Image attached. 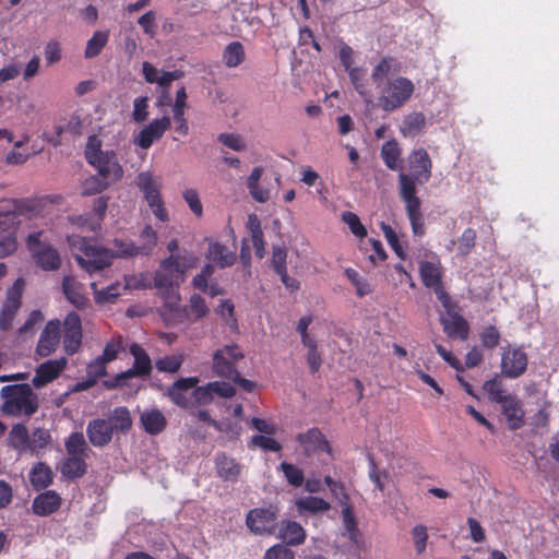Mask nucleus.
Wrapping results in <instances>:
<instances>
[{
    "mask_svg": "<svg viewBox=\"0 0 559 559\" xmlns=\"http://www.w3.org/2000/svg\"><path fill=\"white\" fill-rule=\"evenodd\" d=\"M401 71L400 62L391 56L381 58L378 64L372 69L371 79L378 86L380 82L391 73H397Z\"/></svg>",
    "mask_w": 559,
    "mask_h": 559,
    "instance_id": "e433bc0d",
    "label": "nucleus"
},
{
    "mask_svg": "<svg viewBox=\"0 0 559 559\" xmlns=\"http://www.w3.org/2000/svg\"><path fill=\"white\" fill-rule=\"evenodd\" d=\"M91 288L93 290L94 300L98 305L111 304L120 296V284L115 283L106 288L99 289L97 284L93 282L91 284Z\"/></svg>",
    "mask_w": 559,
    "mask_h": 559,
    "instance_id": "c03bdc74",
    "label": "nucleus"
},
{
    "mask_svg": "<svg viewBox=\"0 0 559 559\" xmlns=\"http://www.w3.org/2000/svg\"><path fill=\"white\" fill-rule=\"evenodd\" d=\"M243 357V352L239 345H225L213 354V372L217 377L230 379L238 372L236 364Z\"/></svg>",
    "mask_w": 559,
    "mask_h": 559,
    "instance_id": "6e6552de",
    "label": "nucleus"
},
{
    "mask_svg": "<svg viewBox=\"0 0 559 559\" xmlns=\"http://www.w3.org/2000/svg\"><path fill=\"white\" fill-rule=\"evenodd\" d=\"M62 499L55 490H46L36 496L32 503V511L38 516H48L60 509Z\"/></svg>",
    "mask_w": 559,
    "mask_h": 559,
    "instance_id": "412c9836",
    "label": "nucleus"
},
{
    "mask_svg": "<svg viewBox=\"0 0 559 559\" xmlns=\"http://www.w3.org/2000/svg\"><path fill=\"white\" fill-rule=\"evenodd\" d=\"M29 481L36 490L46 489L53 481L51 467L44 462L36 463L29 473Z\"/></svg>",
    "mask_w": 559,
    "mask_h": 559,
    "instance_id": "72a5a7b5",
    "label": "nucleus"
},
{
    "mask_svg": "<svg viewBox=\"0 0 559 559\" xmlns=\"http://www.w3.org/2000/svg\"><path fill=\"white\" fill-rule=\"evenodd\" d=\"M187 91L185 86H181L176 92L175 103L173 105V118L175 122V131L181 135L186 136L189 133V123L185 116V109L187 106Z\"/></svg>",
    "mask_w": 559,
    "mask_h": 559,
    "instance_id": "b1692460",
    "label": "nucleus"
},
{
    "mask_svg": "<svg viewBox=\"0 0 559 559\" xmlns=\"http://www.w3.org/2000/svg\"><path fill=\"white\" fill-rule=\"evenodd\" d=\"M342 507H343L342 519H343L344 528L348 535V538L352 542L356 543L359 532H358L357 520H356L354 511H353V507L349 503L344 504Z\"/></svg>",
    "mask_w": 559,
    "mask_h": 559,
    "instance_id": "09e8293b",
    "label": "nucleus"
},
{
    "mask_svg": "<svg viewBox=\"0 0 559 559\" xmlns=\"http://www.w3.org/2000/svg\"><path fill=\"white\" fill-rule=\"evenodd\" d=\"M168 258L175 259L176 266L185 278L187 272L189 270L195 269L200 262V259L195 253L187 250H183V252H179L177 254H170Z\"/></svg>",
    "mask_w": 559,
    "mask_h": 559,
    "instance_id": "49530a36",
    "label": "nucleus"
},
{
    "mask_svg": "<svg viewBox=\"0 0 559 559\" xmlns=\"http://www.w3.org/2000/svg\"><path fill=\"white\" fill-rule=\"evenodd\" d=\"M246 59L243 45L240 41L229 43L223 50L222 60L227 68H236Z\"/></svg>",
    "mask_w": 559,
    "mask_h": 559,
    "instance_id": "58836bf2",
    "label": "nucleus"
},
{
    "mask_svg": "<svg viewBox=\"0 0 559 559\" xmlns=\"http://www.w3.org/2000/svg\"><path fill=\"white\" fill-rule=\"evenodd\" d=\"M280 537L292 546H298L306 539V532L304 527L295 521H286L282 523L280 528Z\"/></svg>",
    "mask_w": 559,
    "mask_h": 559,
    "instance_id": "c9c22d12",
    "label": "nucleus"
},
{
    "mask_svg": "<svg viewBox=\"0 0 559 559\" xmlns=\"http://www.w3.org/2000/svg\"><path fill=\"white\" fill-rule=\"evenodd\" d=\"M440 322L443 326L444 333L450 338H460L466 341L469 336V324L463 316L456 311L447 312L441 317Z\"/></svg>",
    "mask_w": 559,
    "mask_h": 559,
    "instance_id": "6ab92c4d",
    "label": "nucleus"
},
{
    "mask_svg": "<svg viewBox=\"0 0 559 559\" xmlns=\"http://www.w3.org/2000/svg\"><path fill=\"white\" fill-rule=\"evenodd\" d=\"M419 275L423 284L428 288H435L442 284V266L439 260L421 261L419 264Z\"/></svg>",
    "mask_w": 559,
    "mask_h": 559,
    "instance_id": "c85d7f7f",
    "label": "nucleus"
},
{
    "mask_svg": "<svg viewBox=\"0 0 559 559\" xmlns=\"http://www.w3.org/2000/svg\"><path fill=\"white\" fill-rule=\"evenodd\" d=\"M215 468L217 476L224 481L236 483L241 473V465L224 452L216 454Z\"/></svg>",
    "mask_w": 559,
    "mask_h": 559,
    "instance_id": "5701e85b",
    "label": "nucleus"
},
{
    "mask_svg": "<svg viewBox=\"0 0 559 559\" xmlns=\"http://www.w3.org/2000/svg\"><path fill=\"white\" fill-rule=\"evenodd\" d=\"M426 127V117L420 111L406 115L400 126V132L405 138L418 136Z\"/></svg>",
    "mask_w": 559,
    "mask_h": 559,
    "instance_id": "2f4dec72",
    "label": "nucleus"
},
{
    "mask_svg": "<svg viewBox=\"0 0 559 559\" xmlns=\"http://www.w3.org/2000/svg\"><path fill=\"white\" fill-rule=\"evenodd\" d=\"M82 330L64 331L63 348L67 355H74L82 345Z\"/></svg>",
    "mask_w": 559,
    "mask_h": 559,
    "instance_id": "6e6d98bb",
    "label": "nucleus"
},
{
    "mask_svg": "<svg viewBox=\"0 0 559 559\" xmlns=\"http://www.w3.org/2000/svg\"><path fill=\"white\" fill-rule=\"evenodd\" d=\"M130 354L134 357L133 367L118 373L115 378L104 381L106 389H116L127 385V380L133 377L145 378L152 372V361L142 346L134 343L130 346Z\"/></svg>",
    "mask_w": 559,
    "mask_h": 559,
    "instance_id": "423d86ee",
    "label": "nucleus"
},
{
    "mask_svg": "<svg viewBox=\"0 0 559 559\" xmlns=\"http://www.w3.org/2000/svg\"><path fill=\"white\" fill-rule=\"evenodd\" d=\"M103 142L97 135H90L87 138V142L84 150V156L88 164H91V160H95L102 156H104V153H107V151L102 150Z\"/></svg>",
    "mask_w": 559,
    "mask_h": 559,
    "instance_id": "052dcab7",
    "label": "nucleus"
},
{
    "mask_svg": "<svg viewBox=\"0 0 559 559\" xmlns=\"http://www.w3.org/2000/svg\"><path fill=\"white\" fill-rule=\"evenodd\" d=\"M477 233L474 228H466L459 238L457 251L461 255H468L475 247Z\"/></svg>",
    "mask_w": 559,
    "mask_h": 559,
    "instance_id": "4d7b16f0",
    "label": "nucleus"
},
{
    "mask_svg": "<svg viewBox=\"0 0 559 559\" xmlns=\"http://www.w3.org/2000/svg\"><path fill=\"white\" fill-rule=\"evenodd\" d=\"M157 233L151 225H145L140 234L141 245L139 246L141 255L150 254L157 245Z\"/></svg>",
    "mask_w": 559,
    "mask_h": 559,
    "instance_id": "864d4df0",
    "label": "nucleus"
},
{
    "mask_svg": "<svg viewBox=\"0 0 559 559\" xmlns=\"http://www.w3.org/2000/svg\"><path fill=\"white\" fill-rule=\"evenodd\" d=\"M264 559H295V554L286 546L277 544L265 551Z\"/></svg>",
    "mask_w": 559,
    "mask_h": 559,
    "instance_id": "774afa93",
    "label": "nucleus"
},
{
    "mask_svg": "<svg viewBox=\"0 0 559 559\" xmlns=\"http://www.w3.org/2000/svg\"><path fill=\"white\" fill-rule=\"evenodd\" d=\"M0 396L3 400L1 411L5 415L31 417L38 409V396L27 383L5 385Z\"/></svg>",
    "mask_w": 559,
    "mask_h": 559,
    "instance_id": "7ed1b4c3",
    "label": "nucleus"
},
{
    "mask_svg": "<svg viewBox=\"0 0 559 559\" xmlns=\"http://www.w3.org/2000/svg\"><path fill=\"white\" fill-rule=\"evenodd\" d=\"M170 127L171 119L168 116L153 119L134 138V144L143 150H147L154 142L160 140Z\"/></svg>",
    "mask_w": 559,
    "mask_h": 559,
    "instance_id": "f8f14e48",
    "label": "nucleus"
},
{
    "mask_svg": "<svg viewBox=\"0 0 559 559\" xmlns=\"http://www.w3.org/2000/svg\"><path fill=\"white\" fill-rule=\"evenodd\" d=\"M67 456H88L91 449L82 432H72L64 441Z\"/></svg>",
    "mask_w": 559,
    "mask_h": 559,
    "instance_id": "4c0bfd02",
    "label": "nucleus"
},
{
    "mask_svg": "<svg viewBox=\"0 0 559 559\" xmlns=\"http://www.w3.org/2000/svg\"><path fill=\"white\" fill-rule=\"evenodd\" d=\"M296 440L304 449V453L310 456L319 451L331 453V447L325 436L317 427L308 429L306 432L298 433Z\"/></svg>",
    "mask_w": 559,
    "mask_h": 559,
    "instance_id": "a211bd4d",
    "label": "nucleus"
},
{
    "mask_svg": "<svg viewBox=\"0 0 559 559\" xmlns=\"http://www.w3.org/2000/svg\"><path fill=\"white\" fill-rule=\"evenodd\" d=\"M60 326L61 322L58 319L46 323L36 346L35 352L37 356L44 358L56 352L60 344Z\"/></svg>",
    "mask_w": 559,
    "mask_h": 559,
    "instance_id": "2eb2a0df",
    "label": "nucleus"
},
{
    "mask_svg": "<svg viewBox=\"0 0 559 559\" xmlns=\"http://www.w3.org/2000/svg\"><path fill=\"white\" fill-rule=\"evenodd\" d=\"M62 293L76 308L84 309L88 306V298L84 294L83 285L75 277L66 275L62 280Z\"/></svg>",
    "mask_w": 559,
    "mask_h": 559,
    "instance_id": "393cba45",
    "label": "nucleus"
},
{
    "mask_svg": "<svg viewBox=\"0 0 559 559\" xmlns=\"http://www.w3.org/2000/svg\"><path fill=\"white\" fill-rule=\"evenodd\" d=\"M51 442V435L45 428H36L29 436L28 451L38 454L40 450L45 449Z\"/></svg>",
    "mask_w": 559,
    "mask_h": 559,
    "instance_id": "3c124183",
    "label": "nucleus"
},
{
    "mask_svg": "<svg viewBox=\"0 0 559 559\" xmlns=\"http://www.w3.org/2000/svg\"><path fill=\"white\" fill-rule=\"evenodd\" d=\"M380 156L390 170H402V147L396 139L384 142L381 146Z\"/></svg>",
    "mask_w": 559,
    "mask_h": 559,
    "instance_id": "cd10ccee",
    "label": "nucleus"
},
{
    "mask_svg": "<svg viewBox=\"0 0 559 559\" xmlns=\"http://www.w3.org/2000/svg\"><path fill=\"white\" fill-rule=\"evenodd\" d=\"M205 240L209 242V248L205 252V259L209 262L214 263L219 269H226L235 264L236 253L227 246L210 238H205Z\"/></svg>",
    "mask_w": 559,
    "mask_h": 559,
    "instance_id": "aec40b11",
    "label": "nucleus"
},
{
    "mask_svg": "<svg viewBox=\"0 0 559 559\" xmlns=\"http://www.w3.org/2000/svg\"><path fill=\"white\" fill-rule=\"evenodd\" d=\"M36 204L28 199H0V222H10L19 225V215L31 214L35 212Z\"/></svg>",
    "mask_w": 559,
    "mask_h": 559,
    "instance_id": "ddd939ff",
    "label": "nucleus"
},
{
    "mask_svg": "<svg viewBox=\"0 0 559 559\" xmlns=\"http://www.w3.org/2000/svg\"><path fill=\"white\" fill-rule=\"evenodd\" d=\"M10 445L20 453L28 451L29 433L25 425L16 424L9 432Z\"/></svg>",
    "mask_w": 559,
    "mask_h": 559,
    "instance_id": "79ce46f5",
    "label": "nucleus"
},
{
    "mask_svg": "<svg viewBox=\"0 0 559 559\" xmlns=\"http://www.w3.org/2000/svg\"><path fill=\"white\" fill-rule=\"evenodd\" d=\"M499 404L501 405L502 414L507 418L509 428L511 430L520 429L524 425L525 412L519 397L511 394Z\"/></svg>",
    "mask_w": 559,
    "mask_h": 559,
    "instance_id": "4be33fe9",
    "label": "nucleus"
},
{
    "mask_svg": "<svg viewBox=\"0 0 559 559\" xmlns=\"http://www.w3.org/2000/svg\"><path fill=\"white\" fill-rule=\"evenodd\" d=\"M182 362L183 358L181 355H171L156 360L155 366L158 371L175 373L180 369Z\"/></svg>",
    "mask_w": 559,
    "mask_h": 559,
    "instance_id": "680f3d73",
    "label": "nucleus"
},
{
    "mask_svg": "<svg viewBox=\"0 0 559 559\" xmlns=\"http://www.w3.org/2000/svg\"><path fill=\"white\" fill-rule=\"evenodd\" d=\"M342 221L348 225L350 231L359 239L367 236V228L361 224L359 217L354 212H343Z\"/></svg>",
    "mask_w": 559,
    "mask_h": 559,
    "instance_id": "13d9d810",
    "label": "nucleus"
},
{
    "mask_svg": "<svg viewBox=\"0 0 559 559\" xmlns=\"http://www.w3.org/2000/svg\"><path fill=\"white\" fill-rule=\"evenodd\" d=\"M67 365L68 359L64 357H60L59 359H50L40 364L37 367L35 376L32 380L33 385L37 389H40L52 382L66 369Z\"/></svg>",
    "mask_w": 559,
    "mask_h": 559,
    "instance_id": "dca6fc26",
    "label": "nucleus"
},
{
    "mask_svg": "<svg viewBox=\"0 0 559 559\" xmlns=\"http://www.w3.org/2000/svg\"><path fill=\"white\" fill-rule=\"evenodd\" d=\"M138 187L144 194V199L146 200L148 206H154L156 203L163 200L159 192V187L150 173L145 171L139 174Z\"/></svg>",
    "mask_w": 559,
    "mask_h": 559,
    "instance_id": "c756f323",
    "label": "nucleus"
},
{
    "mask_svg": "<svg viewBox=\"0 0 559 559\" xmlns=\"http://www.w3.org/2000/svg\"><path fill=\"white\" fill-rule=\"evenodd\" d=\"M111 185L108 183L100 176L92 175L88 176L81 185V194L82 195H95L102 193L106 189H108Z\"/></svg>",
    "mask_w": 559,
    "mask_h": 559,
    "instance_id": "de8ad7c7",
    "label": "nucleus"
},
{
    "mask_svg": "<svg viewBox=\"0 0 559 559\" xmlns=\"http://www.w3.org/2000/svg\"><path fill=\"white\" fill-rule=\"evenodd\" d=\"M250 448H260L264 451L271 452H280L282 450V445L278 441H276L271 436L255 435L251 438Z\"/></svg>",
    "mask_w": 559,
    "mask_h": 559,
    "instance_id": "bf43d9fd",
    "label": "nucleus"
},
{
    "mask_svg": "<svg viewBox=\"0 0 559 559\" xmlns=\"http://www.w3.org/2000/svg\"><path fill=\"white\" fill-rule=\"evenodd\" d=\"M132 118L136 123H142L148 118L147 96H140L133 100Z\"/></svg>",
    "mask_w": 559,
    "mask_h": 559,
    "instance_id": "0e129e2a",
    "label": "nucleus"
},
{
    "mask_svg": "<svg viewBox=\"0 0 559 559\" xmlns=\"http://www.w3.org/2000/svg\"><path fill=\"white\" fill-rule=\"evenodd\" d=\"M349 80L356 92L364 98L367 104L371 103V94L366 83V72L361 68H354L348 72Z\"/></svg>",
    "mask_w": 559,
    "mask_h": 559,
    "instance_id": "a18cd8bd",
    "label": "nucleus"
},
{
    "mask_svg": "<svg viewBox=\"0 0 559 559\" xmlns=\"http://www.w3.org/2000/svg\"><path fill=\"white\" fill-rule=\"evenodd\" d=\"M409 173L400 170L399 194L405 203L413 234L421 237L425 234L424 218L420 211V199L417 197V185L427 183L432 176V160L424 147L414 148L407 157Z\"/></svg>",
    "mask_w": 559,
    "mask_h": 559,
    "instance_id": "f257e3e1",
    "label": "nucleus"
},
{
    "mask_svg": "<svg viewBox=\"0 0 559 559\" xmlns=\"http://www.w3.org/2000/svg\"><path fill=\"white\" fill-rule=\"evenodd\" d=\"M183 316L191 322H197L210 313L205 299L199 294H192L189 302L181 308Z\"/></svg>",
    "mask_w": 559,
    "mask_h": 559,
    "instance_id": "7c9ffc66",
    "label": "nucleus"
},
{
    "mask_svg": "<svg viewBox=\"0 0 559 559\" xmlns=\"http://www.w3.org/2000/svg\"><path fill=\"white\" fill-rule=\"evenodd\" d=\"M247 228L250 231L252 245L255 250V255L262 259L265 255L264 234L261 222L255 214H250L247 222Z\"/></svg>",
    "mask_w": 559,
    "mask_h": 559,
    "instance_id": "f704fd0d",
    "label": "nucleus"
},
{
    "mask_svg": "<svg viewBox=\"0 0 559 559\" xmlns=\"http://www.w3.org/2000/svg\"><path fill=\"white\" fill-rule=\"evenodd\" d=\"M73 257L81 269L93 275L109 267L115 258H128L141 254L139 246L129 239H115L117 251L94 243V240L82 235L72 234L67 237Z\"/></svg>",
    "mask_w": 559,
    "mask_h": 559,
    "instance_id": "f03ea898",
    "label": "nucleus"
},
{
    "mask_svg": "<svg viewBox=\"0 0 559 559\" xmlns=\"http://www.w3.org/2000/svg\"><path fill=\"white\" fill-rule=\"evenodd\" d=\"M528 357L521 347L508 346L501 354V372L510 379H515L525 373Z\"/></svg>",
    "mask_w": 559,
    "mask_h": 559,
    "instance_id": "9b49d317",
    "label": "nucleus"
},
{
    "mask_svg": "<svg viewBox=\"0 0 559 559\" xmlns=\"http://www.w3.org/2000/svg\"><path fill=\"white\" fill-rule=\"evenodd\" d=\"M24 280L17 278L13 285L8 288L5 300L0 311V329L8 331L22 306V295L24 289Z\"/></svg>",
    "mask_w": 559,
    "mask_h": 559,
    "instance_id": "9d476101",
    "label": "nucleus"
},
{
    "mask_svg": "<svg viewBox=\"0 0 559 559\" xmlns=\"http://www.w3.org/2000/svg\"><path fill=\"white\" fill-rule=\"evenodd\" d=\"M140 424L152 436L162 433L167 427V419L158 408H148L140 414Z\"/></svg>",
    "mask_w": 559,
    "mask_h": 559,
    "instance_id": "a878e982",
    "label": "nucleus"
},
{
    "mask_svg": "<svg viewBox=\"0 0 559 559\" xmlns=\"http://www.w3.org/2000/svg\"><path fill=\"white\" fill-rule=\"evenodd\" d=\"M500 332L495 325L486 326L480 333L481 345L487 349L496 348L500 343Z\"/></svg>",
    "mask_w": 559,
    "mask_h": 559,
    "instance_id": "e2e57ef3",
    "label": "nucleus"
},
{
    "mask_svg": "<svg viewBox=\"0 0 559 559\" xmlns=\"http://www.w3.org/2000/svg\"><path fill=\"white\" fill-rule=\"evenodd\" d=\"M96 170L97 175L114 185L123 177V169L120 165L117 154L114 151H107L104 156L91 160V164Z\"/></svg>",
    "mask_w": 559,
    "mask_h": 559,
    "instance_id": "4468645a",
    "label": "nucleus"
},
{
    "mask_svg": "<svg viewBox=\"0 0 559 559\" xmlns=\"http://www.w3.org/2000/svg\"><path fill=\"white\" fill-rule=\"evenodd\" d=\"M185 281L186 278L177 269L174 258H165L160 261L159 269L154 275V285L165 299V307L169 311L180 309L179 287Z\"/></svg>",
    "mask_w": 559,
    "mask_h": 559,
    "instance_id": "20e7f679",
    "label": "nucleus"
},
{
    "mask_svg": "<svg viewBox=\"0 0 559 559\" xmlns=\"http://www.w3.org/2000/svg\"><path fill=\"white\" fill-rule=\"evenodd\" d=\"M19 225L10 222H0V258L13 254L17 249Z\"/></svg>",
    "mask_w": 559,
    "mask_h": 559,
    "instance_id": "bb28decb",
    "label": "nucleus"
},
{
    "mask_svg": "<svg viewBox=\"0 0 559 559\" xmlns=\"http://www.w3.org/2000/svg\"><path fill=\"white\" fill-rule=\"evenodd\" d=\"M112 431L127 433L132 427V418L130 411L126 406L116 407L109 419Z\"/></svg>",
    "mask_w": 559,
    "mask_h": 559,
    "instance_id": "ea45409f",
    "label": "nucleus"
},
{
    "mask_svg": "<svg viewBox=\"0 0 559 559\" xmlns=\"http://www.w3.org/2000/svg\"><path fill=\"white\" fill-rule=\"evenodd\" d=\"M271 264L276 274L287 271V250L284 247H273Z\"/></svg>",
    "mask_w": 559,
    "mask_h": 559,
    "instance_id": "69168bd1",
    "label": "nucleus"
},
{
    "mask_svg": "<svg viewBox=\"0 0 559 559\" xmlns=\"http://www.w3.org/2000/svg\"><path fill=\"white\" fill-rule=\"evenodd\" d=\"M278 469L284 474L286 481L290 486L298 488L305 483L304 472L296 465L288 462H282Z\"/></svg>",
    "mask_w": 559,
    "mask_h": 559,
    "instance_id": "8fccbe9b",
    "label": "nucleus"
},
{
    "mask_svg": "<svg viewBox=\"0 0 559 559\" xmlns=\"http://www.w3.org/2000/svg\"><path fill=\"white\" fill-rule=\"evenodd\" d=\"M109 40V31H96L87 40L84 57L92 59L97 57Z\"/></svg>",
    "mask_w": 559,
    "mask_h": 559,
    "instance_id": "37998d69",
    "label": "nucleus"
},
{
    "mask_svg": "<svg viewBox=\"0 0 559 559\" xmlns=\"http://www.w3.org/2000/svg\"><path fill=\"white\" fill-rule=\"evenodd\" d=\"M380 228L388 241V243L390 245V247L392 248V250L395 252V254L402 259V260H405L406 258V254H405V251L399 240V237H397V234L395 233V230L392 228V226H390L389 224L384 223V222H381L380 223Z\"/></svg>",
    "mask_w": 559,
    "mask_h": 559,
    "instance_id": "5fc2aeb1",
    "label": "nucleus"
},
{
    "mask_svg": "<svg viewBox=\"0 0 559 559\" xmlns=\"http://www.w3.org/2000/svg\"><path fill=\"white\" fill-rule=\"evenodd\" d=\"M217 140L223 145L227 146L228 148L240 152L246 148L245 140L241 135L236 133H221L217 136Z\"/></svg>",
    "mask_w": 559,
    "mask_h": 559,
    "instance_id": "338daca9",
    "label": "nucleus"
},
{
    "mask_svg": "<svg viewBox=\"0 0 559 559\" xmlns=\"http://www.w3.org/2000/svg\"><path fill=\"white\" fill-rule=\"evenodd\" d=\"M86 457L67 456L61 464V474L68 480L83 477L87 472Z\"/></svg>",
    "mask_w": 559,
    "mask_h": 559,
    "instance_id": "473e14b6",
    "label": "nucleus"
},
{
    "mask_svg": "<svg viewBox=\"0 0 559 559\" xmlns=\"http://www.w3.org/2000/svg\"><path fill=\"white\" fill-rule=\"evenodd\" d=\"M483 389L488 394L489 400L498 404L510 395L507 394L502 382L497 378L485 381Z\"/></svg>",
    "mask_w": 559,
    "mask_h": 559,
    "instance_id": "603ef678",
    "label": "nucleus"
},
{
    "mask_svg": "<svg viewBox=\"0 0 559 559\" xmlns=\"http://www.w3.org/2000/svg\"><path fill=\"white\" fill-rule=\"evenodd\" d=\"M41 231L29 234L26 246L37 266L45 271H56L61 266V258L56 248L40 241Z\"/></svg>",
    "mask_w": 559,
    "mask_h": 559,
    "instance_id": "0eeeda50",
    "label": "nucleus"
},
{
    "mask_svg": "<svg viewBox=\"0 0 559 559\" xmlns=\"http://www.w3.org/2000/svg\"><path fill=\"white\" fill-rule=\"evenodd\" d=\"M278 509L274 506L251 509L246 516L248 528L257 535H271L277 526Z\"/></svg>",
    "mask_w": 559,
    "mask_h": 559,
    "instance_id": "1a4fd4ad",
    "label": "nucleus"
},
{
    "mask_svg": "<svg viewBox=\"0 0 559 559\" xmlns=\"http://www.w3.org/2000/svg\"><path fill=\"white\" fill-rule=\"evenodd\" d=\"M296 507L300 513L309 512L312 514L326 512L331 509V504L320 497L308 496L296 500Z\"/></svg>",
    "mask_w": 559,
    "mask_h": 559,
    "instance_id": "a19ab883",
    "label": "nucleus"
},
{
    "mask_svg": "<svg viewBox=\"0 0 559 559\" xmlns=\"http://www.w3.org/2000/svg\"><path fill=\"white\" fill-rule=\"evenodd\" d=\"M415 92L414 83L405 76L389 79L382 85L378 97L379 107L391 112L403 107Z\"/></svg>",
    "mask_w": 559,
    "mask_h": 559,
    "instance_id": "39448f33",
    "label": "nucleus"
},
{
    "mask_svg": "<svg viewBox=\"0 0 559 559\" xmlns=\"http://www.w3.org/2000/svg\"><path fill=\"white\" fill-rule=\"evenodd\" d=\"M111 423L104 418H95L88 421L86 436L92 445L104 448L108 445L114 437Z\"/></svg>",
    "mask_w": 559,
    "mask_h": 559,
    "instance_id": "f3484780",
    "label": "nucleus"
}]
</instances>
